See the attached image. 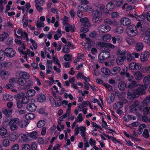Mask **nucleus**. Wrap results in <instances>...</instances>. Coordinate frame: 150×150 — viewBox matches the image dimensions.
<instances>
[{"label":"nucleus","mask_w":150,"mask_h":150,"mask_svg":"<svg viewBox=\"0 0 150 150\" xmlns=\"http://www.w3.org/2000/svg\"><path fill=\"white\" fill-rule=\"evenodd\" d=\"M102 13L98 10L94 11L93 13L92 19V22L95 23H98L101 21L102 20L101 16Z\"/></svg>","instance_id":"nucleus-1"},{"label":"nucleus","mask_w":150,"mask_h":150,"mask_svg":"<svg viewBox=\"0 0 150 150\" xmlns=\"http://www.w3.org/2000/svg\"><path fill=\"white\" fill-rule=\"evenodd\" d=\"M110 56V53L109 51H102L99 55L98 61L101 63H103L105 60L108 59Z\"/></svg>","instance_id":"nucleus-2"},{"label":"nucleus","mask_w":150,"mask_h":150,"mask_svg":"<svg viewBox=\"0 0 150 150\" xmlns=\"http://www.w3.org/2000/svg\"><path fill=\"white\" fill-rule=\"evenodd\" d=\"M110 29V27L108 25H100L98 28L97 30L100 33H105L109 31Z\"/></svg>","instance_id":"nucleus-3"},{"label":"nucleus","mask_w":150,"mask_h":150,"mask_svg":"<svg viewBox=\"0 0 150 150\" xmlns=\"http://www.w3.org/2000/svg\"><path fill=\"white\" fill-rule=\"evenodd\" d=\"M147 88L146 86L144 85H140L138 88L135 90V93H136L138 97L139 95H144L146 93L145 90Z\"/></svg>","instance_id":"nucleus-4"},{"label":"nucleus","mask_w":150,"mask_h":150,"mask_svg":"<svg viewBox=\"0 0 150 150\" xmlns=\"http://www.w3.org/2000/svg\"><path fill=\"white\" fill-rule=\"evenodd\" d=\"M18 118H14L11 120L9 123V126H10V129L12 131H14L16 130L18 127L16 125L18 123Z\"/></svg>","instance_id":"nucleus-5"},{"label":"nucleus","mask_w":150,"mask_h":150,"mask_svg":"<svg viewBox=\"0 0 150 150\" xmlns=\"http://www.w3.org/2000/svg\"><path fill=\"white\" fill-rule=\"evenodd\" d=\"M132 26V28H131V26H129L127 28V34L130 37L134 36L137 33V31L134 29H136L135 26L134 25Z\"/></svg>","instance_id":"nucleus-6"},{"label":"nucleus","mask_w":150,"mask_h":150,"mask_svg":"<svg viewBox=\"0 0 150 150\" xmlns=\"http://www.w3.org/2000/svg\"><path fill=\"white\" fill-rule=\"evenodd\" d=\"M98 45L102 51H110V48L108 46V44L103 42H100L98 43Z\"/></svg>","instance_id":"nucleus-7"},{"label":"nucleus","mask_w":150,"mask_h":150,"mask_svg":"<svg viewBox=\"0 0 150 150\" xmlns=\"http://www.w3.org/2000/svg\"><path fill=\"white\" fill-rule=\"evenodd\" d=\"M15 53V51L11 48H6L5 50V53L6 54V56L10 57H13Z\"/></svg>","instance_id":"nucleus-8"},{"label":"nucleus","mask_w":150,"mask_h":150,"mask_svg":"<svg viewBox=\"0 0 150 150\" xmlns=\"http://www.w3.org/2000/svg\"><path fill=\"white\" fill-rule=\"evenodd\" d=\"M18 125L21 128H23L27 126L28 124V121L22 119L20 120L18 119Z\"/></svg>","instance_id":"nucleus-9"},{"label":"nucleus","mask_w":150,"mask_h":150,"mask_svg":"<svg viewBox=\"0 0 150 150\" xmlns=\"http://www.w3.org/2000/svg\"><path fill=\"white\" fill-rule=\"evenodd\" d=\"M149 56V53L147 51H145L142 53L141 55L140 59L142 62L146 61L148 59Z\"/></svg>","instance_id":"nucleus-10"},{"label":"nucleus","mask_w":150,"mask_h":150,"mask_svg":"<svg viewBox=\"0 0 150 150\" xmlns=\"http://www.w3.org/2000/svg\"><path fill=\"white\" fill-rule=\"evenodd\" d=\"M36 105L33 103H29L26 107L27 110L30 112L35 111L36 110Z\"/></svg>","instance_id":"nucleus-11"},{"label":"nucleus","mask_w":150,"mask_h":150,"mask_svg":"<svg viewBox=\"0 0 150 150\" xmlns=\"http://www.w3.org/2000/svg\"><path fill=\"white\" fill-rule=\"evenodd\" d=\"M135 92V90L131 92L128 91L127 93V99L129 100H132L138 97Z\"/></svg>","instance_id":"nucleus-12"},{"label":"nucleus","mask_w":150,"mask_h":150,"mask_svg":"<svg viewBox=\"0 0 150 150\" xmlns=\"http://www.w3.org/2000/svg\"><path fill=\"white\" fill-rule=\"evenodd\" d=\"M120 23L123 25H128L131 23V21L129 19L124 17L121 18Z\"/></svg>","instance_id":"nucleus-13"},{"label":"nucleus","mask_w":150,"mask_h":150,"mask_svg":"<svg viewBox=\"0 0 150 150\" xmlns=\"http://www.w3.org/2000/svg\"><path fill=\"white\" fill-rule=\"evenodd\" d=\"M0 134L3 138L7 137L9 134L6 129L3 127L0 129Z\"/></svg>","instance_id":"nucleus-14"},{"label":"nucleus","mask_w":150,"mask_h":150,"mask_svg":"<svg viewBox=\"0 0 150 150\" xmlns=\"http://www.w3.org/2000/svg\"><path fill=\"white\" fill-rule=\"evenodd\" d=\"M18 75L20 78L26 80L28 79L30 77L29 74L25 71H21L19 73Z\"/></svg>","instance_id":"nucleus-15"},{"label":"nucleus","mask_w":150,"mask_h":150,"mask_svg":"<svg viewBox=\"0 0 150 150\" xmlns=\"http://www.w3.org/2000/svg\"><path fill=\"white\" fill-rule=\"evenodd\" d=\"M17 33L19 35H21V37L23 38L24 39H25V37L26 38V40L27 41H28V35L25 32H23L22 30L21 29H18L17 31Z\"/></svg>","instance_id":"nucleus-16"},{"label":"nucleus","mask_w":150,"mask_h":150,"mask_svg":"<svg viewBox=\"0 0 150 150\" xmlns=\"http://www.w3.org/2000/svg\"><path fill=\"white\" fill-rule=\"evenodd\" d=\"M126 57L125 56H118L116 58V62L119 65H121L123 64Z\"/></svg>","instance_id":"nucleus-17"},{"label":"nucleus","mask_w":150,"mask_h":150,"mask_svg":"<svg viewBox=\"0 0 150 150\" xmlns=\"http://www.w3.org/2000/svg\"><path fill=\"white\" fill-rule=\"evenodd\" d=\"M2 111L3 113L6 116H10L12 112V110L8 108H3Z\"/></svg>","instance_id":"nucleus-18"},{"label":"nucleus","mask_w":150,"mask_h":150,"mask_svg":"<svg viewBox=\"0 0 150 150\" xmlns=\"http://www.w3.org/2000/svg\"><path fill=\"white\" fill-rule=\"evenodd\" d=\"M35 93L36 91L34 89H29L26 92V95L29 98V97H31L35 96Z\"/></svg>","instance_id":"nucleus-19"},{"label":"nucleus","mask_w":150,"mask_h":150,"mask_svg":"<svg viewBox=\"0 0 150 150\" xmlns=\"http://www.w3.org/2000/svg\"><path fill=\"white\" fill-rule=\"evenodd\" d=\"M38 100L40 102H43L45 101L46 97L45 95L42 93L39 94L37 96Z\"/></svg>","instance_id":"nucleus-20"},{"label":"nucleus","mask_w":150,"mask_h":150,"mask_svg":"<svg viewBox=\"0 0 150 150\" xmlns=\"http://www.w3.org/2000/svg\"><path fill=\"white\" fill-rule=\"evenodd\" d=\"M134 76L135 79L138 80L141 79L142 77V74L139 71L135 72L134 74Z\"/></svg>","instance_id":"nucleus-21"},{"label":"nucleus","mask_w":150,"mask_h":150,"mask_svg":"<svg viewBox=\"0 0 150 150\" xmlns=\"http://www.w3.org/2000/svg\"><path fill=\"white\" fill-rule=\"evenodd\" d=\"M143 83L144 85L147 86L150 84V76L148 75L146 76L143 79Z\"/></svg>","instance_id":"nucleus-22"},{"label":"nucleus","mask_w":150,"mask_h":150,"mask_svg":"<svg viewBox=\"0 0 150 150\" xmlns=\"http://www.w3.org/2000/svg\"><path fill=\"white\" fill-rule=\"evenodd\" d=\"M27 83L26 79L19 77L17 80V83L18 84L21 86H23Z\"/></svg>","instance_id":"nucleus-23"},{"label":"nucleus","mask_w":150,"mask_h":150,"mask_svg":"<svg viewBox=\"0 0 150 150\" xmlns=\"http://www.w3.org/2000/svg\"><path fill=\"white\" fill-rule=\"evenodd\" d=\"M144 45L142 42H137L136 45L135 49L137 51H141L143 48Z\"/></svg>","instance_id":"nucleus-24"},{"label":"nucleus","mask_w":150,"mask_h":150,"mask_svg":"<svg viewBox=\"0 0 150 150\" xmlns=\"http://www.w3.org/2000/svg\"><path fill=\"white\" fill-rule=\"evenodd\" d=\"M118 86L120 90L123 91L126 88V85L123 81H121L118 83Z\"/></svg>","instance_id":"nucleus-25"},{"label":"nucleus","mask_w":150,"mask_h":150,"mask_svg":"<svg viewBox=\"0 0 150 150\" xmlns=\"http://www.w3.org/2000/svg\"><path fill=\"white\" fill-rule=\"evenodd\" d=\"M137 86V82L136 81H132L128 83L127 88L130 89L133 88Z\"/></svg>","instance_id":"nucleus-26"},{"label":"nucleus","mask_w":150,"mask_h":150,"mask_svg":"<svg viewBox=\"0 0 150 150\" xmlns=\"http://www.w3.org/2000/svg\"><path fill=\"white\" fill-rule=\"evenodd\" d=\"M142 112L143 114L144 115H150V107H145L143 109Z\"/></svg>","instance_id":"nucleus-27"},{"label":"nucleus","mask_w":150,"mask_h":150,"mask_svg":"<svg viewBox=\"0 0 150 150\" xmlns=\"http://www.w3.org/2000/svg\"><path fill=\"white\" fill-rule=\"evenodd\" d=\"M35 115L33 113H29L26 114L25 116V118L27 120H30L34 119L35 118Z\"/></svg>","instance_id":"nucleus-28"},{"label":"nucleus","mask_w":150,"mask_h":150,"mask_svg":"<svg viewBox=\"0 0 150 150\" xmlns=\"http://www.w3.org/2000/svg\"><path fill=\"white\" fill-rule=\"evenodd\" d=\"M8 72L4 70H1L0 71V77L2 79L5 78V76L8 74Z\"/></svg>","instance_id":"nucleus-29"},{"label":"nucleus","mask_w":150,"mask_h":150,"mask_svg":"<svg viewBox=\"0 0 150 150\" xmlns=\"http://www.w3.org/2000/svg\"><path fill=\"white\" fill-rule=\"evenodd\" d=\"M8 33L4 32V33L0 36V41H3L5 39L8 38Z\"/></svg>","instance_id":"nucleus-30"},{"label":"nucleus","mask_w":150,"mask_h":150,"mask_svg":"<svg viewBox=\"0 0 150 150\" xmlns=\"http://www.w3.org/2000/svg\"><path fill=\"white\" fill-rule=\"evenodd\" d=\"M115 6L114 4L112 2H110L106 6V8L107 10L111 11L112 10Z\"/></svg>","instance_id":"nucleus-31"},{"label":"nucleus","mask_w":150,"mask_h":150,"mask_svg":"<svg viewBox=\"0 0 150 150\" xmlns=\"http://www.w3.org/2000/svg\"><path fill=\"white\" fill-rule=\"evenodd\" d=\"M150 103V97L149 96H147L143 100V103L144 105H147Z\"/></svg>","instance_id":"nucleus-32"},{"label":"nucleus","mask_w":150,"mask_h":150,"mask_svg":"<svg viewBox=\"0 0 150 150\" xmlns=\"http://www.w3.org/2000/svg\"><path fill=\"white\" fill-rule=\"evenodd\" d=\"M127 52L126 51L118 50L117 51V54L118 55H120V56H125L126 57V56L127 55L126 54Z\"/></svg>","instance_id":"nucleus-33"},{"label":"nucleus","mask_w":150,"mask_h":150,"mask_svg":"<svg viewBox=\"0 0 150 150\" xmlns=\"http://www.w3.org/2000/svg\"><path fill=\"white\" fill-rule=\"evenodd\" d=\"M5 56H6V54L5 53V51L3 50H0V60H3L5 58Z\"/></svg>","instance_id":"nucleus-34"},{"label":"nucleus","mask_w":150,"mask_h":150,"mask_svg":"<svg viewBox=\"0 0 150 150\" xmlns=\"http://www.w3.org/2000/svg\"><path fill=\"white\" fill-rule=\"evenodd\" d=\"M114 94L113 93H111V94L110 96L109 97V98H108V102L109 103H111L114 101Z\"/></svg>","instance_id":"nucleus-35"},{"label":"nucleus","mask_w":150,"mask_h":150,"mask_svg":"<svg viewBox=\"0 0 150 150\" xmlns=\"http://www.w3.org/2000/svg\"><path fill=\"white\" fill-rule=\"evenodd\" d=\"M128 70L129 69L128 67H125L124 68L122 69V71L120 72V75L122 76H124V75H126L127 73H129L127 72Z\"/></svg>","instance_id":"nucleus-36"},{"label":"nucleus","mask_w":150,"mask_h":150,"mask_svg":"<svg viewBox=\"0 0 150 150\" xmlns=\"http://www.w3.org/2000/svg\"><path fill=\"white\" fill-rule=\"evenodd\" d=\"M45 124V122L44 120L39 121L37 124V126L38 128H40L43 126Z\"/></svg>","instance_id":"nucleus-37"},{"label":"nucleus","mask_w":150,"mask_h":150,"mask_svg":"<svg viewBox=\"0 0 150 150\" xmlns=\"http://www.w3.org/2000/svg\"><path fill=\"white\" fill-rule=\"evenodd\" d=\"M101 71L103 73L106 75H110V70L106 68H103L101 69Z\"/></svg>","instance_id":"nucleus-38"},{"label":"nucleus","mask_w":150,"mask_h":150,"mask_svg":"<svg viewBox=\"0 0 150 150\" xmlns=\"http://www.w3.org/2000/svg\"><path fill=\"white\" fill-rule=\"evenodd\" d=\"M71 56L69 54H66L64 56V59L65 61H69L71 62Z\"/></svg>","instance_id":"nucleus-39"},{"label":"nucleus","mask_w":150,"mask_h":150,"mask_svg":"<svg viewBox=\"0 0 150 150\" xmlns=\"http://www.w3.org/2000/svg\"><path fill=\"white\" fill-rule=\"evenodd\" d=\"M115 2L116 6L120 7L123 4V0H116Z\"/></svg>","instance_id":"nucleus-40"},{"label":"nucleus","mask_w":150,"mask_h":150,"mask_svg":"<svg viewBox=\"0 0 150 150\" xmlns=\"http://www.w3.org/2000/svg\"><path fill=\"white\" fill-rule=\"evenodd\" d=\"M123 28L122 26H118L115 29V31L119 34H121L123 32Z\"/></svg>","instance_id":"nucleus-41"},{"label":"nucleus","mask_w":150,"mask_h":150,"mask_svg":"<svg viewBox=\"0 0 150 150\" xmlns=\"http://www.w3.org/2000/svg\"><path fill=\"white\" fill-rule=\"evenodd\" d=\"M22 150H30V146L28 144H23L21 146Z\"/></svg>","instance_id":"nucleus-42"},{"label":"nucleus","mask_w":150,"mask_h":150,"mask_svg":"<svg viewBox=\"0 0 150 150\" xmlns=\"http://www.w3.org/2000/svg\"><path fill=\"white\" fill-rule=\"evenodd\" d=\"M79 129L81 131V135L83 137H85L86 135L85 134V132L86 129V127L82 126L79 127Z\"/></svg>","instance_id":"nucleus-43"},{"label":"nucleus","mask_w":150,"mask_h":150,"mask_svg":"<svg viewBox=\"0 0 150 150\" xmlns=\"http://www.w3.org/2000/svg\"><path fill=\"white\" fill-rule=\"evenodd\" d=\"M38 133L36 131H33L30 133V136L31 138L36 139L38 137Z\"/></svg>","instance_id":"nucleus-44"},{"label":"nucleus","mask_w":150,"mask_h":150,"mask_svg":"<svg viewBox=\"0 0 150 150\" xmlns=\"http://www.w3.org/2000/svg\"><path fill=\"white\" fill-rule=\"evenodd\" d=\"M62 51L64 53H69L70 51L68 45H65L63 47Z\"/></svg>","instance_id":"nucleus-45"},{"label":"nucleus","mask_w":150,"mask_h":150,"mask_svg":"<svg viewBox=\"0 0 150 150\" xmlns=\"http://www.w3.org/2000/svg\"><path fill=\"white\" fill-rule=\"evenodd\" d=\"M104 22L105 23L108 24L110 25H114L115 23H116V21H112L108 19H106L104 20Z\"/></svg>","instance_id":"nucleus-46"},{"label":"nucleus","mask_w":150,"mask_h":150,"mask_svg":"<svg viewBox=\"0 0 150 150\" xmlns=\"http://www.w3.org/2000/svg\"><path fill=\"white\" fill-rule=\"evenodd\" d=\"M83 7L84 9L83 11L89 12L90 11H92L93 10L90 7L87 6L86 5H84V6Z\"/></svg>","instance_id":"nucleus-47"},{"label":"nucleus","mask_w":150,"mask_h":150,"mask_svg":"<svg viewBox=\"0 0 150 150\" xmlns=\"http://www.w3.org/2000/svg\"><path fill=\"white\" fill-rule=\"evenodd\" d=\"M29 100V98L27 96H24L22 99V103L24 104H27Z\"/></svg>","instance_id":"nucleus-48"},{"label":"nucleus","mask_w":150,"mask_h":150,"mask_svg":"<svg viewBox=\"0 0 150 150\" xmlns=\"http://www.w3.org/2000/svg\"><path fill=\"white\" fill-rule=\"evenodd\" d=\"M2 144L3 146L6 147L9 145V141L8 139H5L3 141Z\"/></svg>","instance_id":"nucleus-49"},{"label":"nucleus","mask_w":150,"mask_h":150,"mask_svg":"<svg viewBox=\"0 0 150 150\" xmlns=\"http://www.w3.org/2000/svg\"><path fill=\"white\" fill-rule=\"evenodd\" d=\"M97 36V33L95 31H93L89 34V36L92 38H96Z\"/></svg>","instance_id":"nucleus-50"},{"label":"nucleus","mask_w":150,"mask_h":150,"mask_svg":"<svg viewBox=\"0 0 150 150\" xmlns=\"http://www.w3.org/2000/svg\"><path fill=\"white\" fill-rule=\"evenodd\" d=\"M121 68L120 67H114L112 70V71L115 74L118 73L120 70Z\"/></svg>","instance_id":"nucleus-51"},{"label":"nucleus","mask_w":150,"mask_h":150,"mask_svg":"<svg viewBox=\"0 0 150 150\" xmlns=\"http://www.w3.org/2000/svg\"><path fill=\"white\" fill-rule=\"evenodd\" d=\"M142 135L145 138H148L149 137L148 130L147 129H144L142 134Z\"/></svg>","instance_id":"nucleus-52"},{"label":"nucleus","mask_w":150,"mask_h":150,"mask_svg":"<svg viewBox=\"0 0 150 150\" xmlns=\"http://www.w3.org/2000/svg\"><path fill=\"white\" fill-rule=\"evenodd\" d=\"M30 147L32 150H36L37 148V144L35 142H32L31 144Z\"/></svg>","instance_id":"nucleus-53"},{"label":"nucleus","mask_w":150,"mask_h":150,"mask_svg":"<svg viewBox=\"0 0 150 150\" xmlns=\"http://www.w3.org/2000/svg\"><path fill=\"white\" fill-rule=\"evenodd\" d=\"M30 40L33 46L34 49L35 50L37 49L38 46L35 41L33 40L32 38H30Z\"/></svg>","instance_id":"nucleus-54"},{"label":"nucleus","mask_w":150,"mask_h":150,"mask_svg":"<svg viewBox=\"0 0 150 150\" xmlns=\"http://www.w3.org/2000/svg\"><path fill=\"white\" fill-rule=\"evenodd\" d=\"M82 114V113H79L77 117V119L76 120L77 122H81L83 120V117Z\"/></svg>","instance_id":"nucleus-55"},{"label":"nucleus","mask_w":150,"mask_h":150,"mask_svg":"<svg viewBox=\"0 0 150 150\" xmlns=\"http://www.w3.org/2000/svg\"><path fill=\"white\" fill-rule=\"evenodd\" d=\"M136 65V63L135 62H132L129 65V69L130 70H132L135 69V67Z\"/></svg>","instance_id":"nucleus-56"},{"label":"nucleus","mask_w":150,"mask_h":150,"mask_svg":"<svg viewBox=\"0 0 150 150\" xmlns=\"http://www.w3.org/2000/svg\"><path fill=\"white\" fill-rule=\"evenodd\" d=\"M126 54V58L127 61L128 62H130L132 59L131 55L128 52Z\"/></svg>","instance_id":"nucleus-57"},{"label":"nucleus","mask_w":150,"mask_h":150,"mask_svg":"<svg viewBox=\"0 0 150 150\" xmlns=\"http://www.w3.org/2000/svg\"><path fill=\"white\" fill-rule=\"evenodd\" d=\"M108 90L109 91L112 90V87L110 85L107 83H104L103 84Z\"/></svg>","instance_id":"nucleus-58"},{"label":"nucleus","mask_w":150,"mask_h":150,"mask_svg":"<svg viewBox=\"0 0 150 150\" xmlns=\"http://www.w3.org/2000/svg\"><path fill=\"white\" fill-rule=\"evenodd\" d=\"M111 36L108 35H105L103 39L105 41L108 42L111 39Z\"/></svg>","instance_id":"nucleus-59"},{"label":"nucleus","mask_w":150,"mask_h":150,"mask_svg":"<svg viewBox=\"0 0 150 150\" xmlns=\"http://www.w3.org/2000/svg\"><path fill=\"white\" fill-rule=\"evenodd\" d=\"M139 102L138 100H136L134 101L132 104L131 105V107H136L139 105Z\"/></svg>","instance_id":"nucleus-60"},{"label":"nucleus","mask_w":150,"mask_h":150,"mask_svg":"<svg viewBox=\"0 0 150 150\" xmlns=\"http://www.w3.org/2000/svg\"><path fill=\"white\" fill-rule=\"evenodd\" d=\"M125 76L127 78V79L129 81H131L134 78V77L132 75H130L129 73H127Z\"/></svg>","instance_id":"nucleus-61"},{"label":"nucleus","mask_w":150,"mask_h":150,"mask_svg":"<svg viewBox=\"0 0 150 150\" xmlns=\"http://www.w3.org/2000/svg\"><path fill=\"white\" fill-rule=\"evenodd\" d=\"M11 149V150H18L19 146L18 144H15L12 146Z\"/></svg>","instance_id":"nucleus-62"},{"label":"nucleus","mask_w":150,"mask_h":150,"mask_svg":"<svg viewBox=\"0 0 150 150\" xmlns=\"http://www.w3.org/2000/svg\"><path fill=\"white\" fill-rule=\"evenodd\" d=\"M142 70L143 72L146 73L147 72L150 71V65L148 67H146L143 68Z\"/></svg>","instance_id":"nucleus-63"},{"label":"nucleus","mask_w":150,"mask_h":150,"mask_svg":"<svg viewBox=\"0 0 150 150\" xmlns=\"http://www.w3.org/2000/svg\"><path fill=\"white\" fill-rule=\"evenodd\" d=\"M144 41L146 43L150 42V36H146L144 38Z\"/></svg>","instance_id":"nucleus-64"}]
</instances>
